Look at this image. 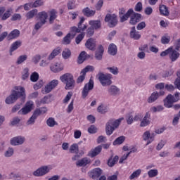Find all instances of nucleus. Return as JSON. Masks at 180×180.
<instances>
[{
  "label": "nucleus",
  "mask_w": 180,
  "mask_h": 180,
  "mask_svg": "<svg viewBox=\"0 0 180 180\" xmlns=\"http://www.w3.org/2000/svg\"><path fill=\"white\" fill-rule=\"evenodd\" d=\"M119 161V156L115 155L113 158H110L108 161V167H113Z\"/></svg>",
  "instance_id": "c9c22d12"
},
{
  "label": "nucleus",
  "mask_w": 180,
  "mask_h": 180,
  "mask_svg": "<svg viewBox=\"0 0 180 180\" xmlns=\"http://www.w3.org/2000/svg\"><path fill=\"white\" fill-rule=\"evenodd\" d=\"M140 20H141V14L134 13V14L131 17L129 23L131 25H136L140 22Z\"/></svg>",
  "instance_id": "412c9836"
},
{
  "label": "nucleus",
  "mask_w": 180,
  "mask_h": 180,
  "mask_svg": "<svg viewBox=\"0 0 180 180\" xmlns=\"http://www.w3.org/2000/svg\"><path fill=\"white\" fill-rule=\"evenodd\" d=\"M51 98V95L49 96H45L43 98H41V103H49V102H50V99Z\"/></svg>",
  "instance_id": "0e129e2a"
},
{
  "label": "nucleus",
  "mask_w": 180,
  "mask_h": 180,
  "mask_svg": "<svg viewBox=\"0 0 180 180\" xmlns=\"http://www.w3.org/2000/svg\"><path fill=\"white\" fill-rule=\"evenodd\" d=\"M150 113L146 112L143 119L141 122L140 126L141 127H146V126H148L150 124Z\"/></svg>",
  "instance_id": "b1692460"
},
{
  "label": "nucleus",
  "mask_w": 180,
  "mask_h": 180,
  "mask_svg": "<svg viewBox=\"0 0 180 180\" xmlns=\"http://www.w3.org/2000/svg\"><path fill=\"white\" fill-rule=\"evenodd\" d=\"M89 25L96 30L98 29H101V21L100 20H90L89 22Z\"/></svg>",
  "instance_id": "c756f323"
},
{
  "label": "nucleus",
  "mask_w": 180,
  "mask_h": 180,
  "mask_svg": "<svg viewBox=\"0 0 180 180\" xmlns=\"http://www.w3.org/2000/svg\"><path fill=\"white\" fill-rule=\"evenodd\" d=\"M101 152H102V146H98L89 153V157H91V158H94V157H96V155H99V154H101Z\"/></svg>",
  "instance_id": "a211bd4d"
},
{
  "label": "nucleus",
  "mask_w": 180,
  "mask_h": 180,
  "mask_svg": "<svg viewBox=\"0 0 180 180\" xmlns=\"http://www.w3.org/2000/svg\"><path fill=\"white\" fill-rule=\"evenodd\" d=\"M101 175H102V169L100 168H95L89 172V176L90 178H92V179H97Z\"/></svg>",
  "instance_id": "4468645a"
},
{
  "label": "nucleus",
  "mask_w": 180,
  "mask_h": 180,
  "mask_svg": "<svg viewBox=\"0 0 180 180\" xmlns=\"http://www.w3.org/2000/svg\"><path fill=\"white\" fill-rule=\"evenodd\" d=\"M41 5H43V1L41 0H37L33 3L32 7L38 8V6H41Z\"/></svg>",
  "instance_id": "774afa93"
},
{
  "label": "nucleus",
  "mask_w": 180,
  "mask_h": 180,
  "mask_svg": "<svg viewBox=\"0 0 180 180\" xmlns=\"http://www.w3.org/2000/svg\"><path fill=\"white\" fill-rule=\"evenodd\" d=\"M84 37H85V33H81L75 39V41L77 44H79L82 40H84Z\"/></svg>",
  "instance_id": "3c124183"
},
{
  "label": "nucleus",
  "mask_w": 180,
  "mask_h": 180,
  "mask_svg": "<svg viewBox=\"0 0 180 180\" xmlns=\"http://www.w3.org/2000/svg\"><path fill=\"white\" fill-rule=\"evenodd\" d=\"M98 75V79L103 86H106V85H110L112 84V80H110L112 78V75H105L102 72H99Z\"/></svg>",
  "instance_id": "0eeeda50"
},
{
  "label": "nucleus",
  "mask_w": 180,
  "mask_h": 180,
  "mask_svg": "<svg viewBox=\"0 0 180 180\" xmlns=\"http://www.w3.org/2000/svg\"><path fill=\"white\" fill-rule=\"evenodd\" d=\"M84 22H85V18L82 17L80 18V20H79V23H78V27H79V29H81L82 32L85 31V30L88 27L86 26V25H84L83 27H82V23H84Z\"/></svg>",
  "instance_id": "58836bf2"
},
{
  "label": "nucleus",
  "mask_w": 180,
  "mask_h": 180,
  "mask_svg": "<svg viewBox=\"0 0 180 180\" xmlns=\"http://www.w3.org/2000/svg\"><path fill=\"white\" fill-rule=\"evenodd\" d=\"M60 80L63 84H65V89L70 90L74 89L75 87V80L74 79V75L71 73H65L60 77Z\"/></svg>",
  "instance_id": "f03ea898"
},
{
  "label": "nucleus",
  "mask_w": 180,
  "mask_h": 180,
  "mask_svg": "<svg viewBox=\"0 0 180 180\" xmlns=\"http://www.w3.org/2000/svg\"><path fill=\"white\" fill-rule=\"evenodd\" d=\"M51 70L53 72H60V71H63L64 70V67L60 63H55L54 65L50 67Z\"/></svg>",
  "instance_id": "393cba45"
},
{
  "label": "nucleus",
  "mask_w": 180,
  "mask_h": 180,
  "mask_svg": "<svg viewBox=\"0 0 180 180\" xmlns=\"http://www.w3.org/2000/svg\"><path fill=\"white\" fill-rule=\"evenodd\" d=\"M61 53V49L60 47H58L53 50L52 53L49 56L48 60H53L54 57L58 56Z\"/></svg>",
  "instance_id": "7c9ffc66"
},
{
  "label": "nucleus",
  "mask_w": 180,
  "mask_h": 180,
  "mask_svg": "<svg viewBox=\"0 0 180 180\" xmlns=\"http://www.w3.org/2000/svg\"><path fill=\"white\" fill-rule=\"evenodd\" d=\"M20 34V31L18 30H14L8 35V39L12 40L13 39H16L17 37H19Z\"/></svg>",
  "instance_id": "cd10ccee"
},
{
  "label": "nucleus",
  "mask_w": 180,
  "mask_h": 180,
  "mask_svg": "<svg viewBox=\"0 0 180 180\" xmlns=\"http://www.w3.org/2000/svg\"><path fill=\"white\" fill-rule=\"evenodd\" d=\"M49 172L50 169H49V167L43 166L34 171L33 175H34V176H43V175H46V174H48Z\"/></svg>",
  "instance_id": "f8f14e48"
},
{
  "label": "nucleus",
  "mask_w": 180,
  "mask_h": 180,
  "mask_svg": "<svg viewBox=\"0 0 180 180\" xmlns=\"http://www.w3.org/2000/svg\"><path fill=\"white\" fill-rule=\"evenodd\" d=\"M20 46H22V42L20 41H16L13 43L10 49V56H12V53H13L15 50H18Z\"/></svg>",
  "instance_id": "a878e982"
},
{
  "label": "nucleus",
  "mask_w": 180,
  "mask_h": 180,
  "mask_svg": "<svg viewBox=\"0 0 180 180\" xmlns=\"http://www.w3.org/2000/svg\"><path fill=\"white\" fill-rule=\"evenodd\" d=\"M46 124L49 127H54V126H56V124H57V122H56V120H54V118L53 117H49L47 121H46Z\"/></svg>",
  "instance_id": "37998d69"
},
{
  "label": "nucleus",
  "mask_w": 180,
  "mask_h": 180,
  "mask_svg": "<svg viewBox=\"0 0 180 180\" xmlns=\"http://www.w3.org/2000/svg\"><path fill=\"white\" fill-rule=\"evenodd\" d=\"M33 108V101H28L26 103L25 106L22 108L19 112V115H27L30 112H32Z\"/></svg>",
  "instance_id": "9b49d317"
},
{
  "label": "nucleus",
  "mask_w": 180,
  "mask_h": 180,
  "mask_svg": "<svg viewBox=\"0 0 180 180\" xmlns=\"http://www.w3.org/2000/svg\"><path fill=\"white\" fill-rule=\"evenodd\" d=\"M180 53L178 51L174 49L172 47V50L170 51V53L169 55V58L172 61V63H175L178 58H179Z\"/></svg>",
  "instance_id": "2eb2a0df"
},
{
  "label": "nucleus",
  "mask_w": 180,
  "mask_h": 180,
  "mask_svg": "<svg viewBox=\"0 0 180 180\" xmlns=\"http://www.w3.org/2000/svg\"><path fill=\"white\" fill-rule=\"evenodd\" d=\"M108 92L110 94V95H117V93L119 92V89L116 87L115 86H111L108 89Z\"/></svg>",
  "instance_id": "a19ab883"
},
{
  "label": "nucleus",
  "mask_w": 180,
  "mask_h": 180,
  "mask_svg": "<svg viewBox=\"0 0 180 180\" xmlns=\"http://www.w3.org/2000/svg\"><path fill=\"white\" fill-rule=\"evenodd\" d=\"M171 40L169 36H163L161 39V43L162 44H168Z\"/></svg>",
  "instance_id": "13d9d810"
},
{
  "label": "nucleus",
  "mask_w": 180,
  "mask_h": 180,
  "mask_svg": "<svg viewBox=\"0 0 180 180\" xmlns=\"http://www.w3.org/2000/svg\"><path fill=\"white\" fill-rule=\"evenodd\" d=\"M81 32H82V30H81L79 27H72L70 28V35L72 34L73 37L75 36V34H77V33H81Z\"/></svg>",
  "instance_id": "4c0bfd02"
},
{
  "label": "nucleus",
  "mask_w": 180,
  "mask_h": 180,
  "mask_svg": "<svg viewBox=\"0 0 180 180\" xmlns=\"http://www.w3.org/2000/svg\"><path fill=\"white\" fill-rule=\"evenodd\" d=\"M148 175L149 178H154L158 175V170L157 169H150L148 172Z\"/></svg>",
  "instance_id": "c03bdc74"
},
{
  "label": "nucleus",
  "mask_w": 180,
  "mask_h": 180,
  "mask_svg": "<svg viewBox=\"0 0 180 180\" xmlns=\"http://www.w3.org/2000/svg\"><path fill=\"white\" fill-rule=\"evenodd\" d=\"M63 43L65 44H70L71 43V33H68L64 38H63Z\"/></svg>",
  "instance_id": "6e6d98bb"
},
{
  "label": "nucleus",
  "mask_w": 180,
  "mask_h": 180,
  "mask_svg": "<svg viewBox=\"0 0 180 180\" xmlns=\"http://www.w3.org/2000/svg\"><path fill=\"white\" fill-rule=\"evenodd\" d=\"M81 74L82 75L79 76L77 79V84H81L84 82V80L85 79V76L86 75V73L81 72Z\"/></svg>",
  "instance_id": "603ef678"
},
{
  "label": "nucleus",
  "mask_w": 180,
  "mask_h": 180,
  "mask_svg": "<svg viewBox=\"0 0 180 180\" xmlns=\"http://www.w3.org/2000/svg\"><path fill=\"white\" fill-rule=\"evenodd\" d=\"M71 96H72V93L68 92L65 98L63 99V103H68L71 99Z\"/></svg>",
  "instance_id": "338daca9"
},
{
  "label": "nucleus",
  "mask_w": 180,
  "mask_h": 180,
  "mask_svg": "<svg viewBox=\"0 0 180 180\" xmlns=\"http://www.w3.org/2000/svg\"><path fill=\"white\" fill-rule=\"evenodd\" d=\"M179 95L180 94L179 92H176L174 96L172 94L167 95V96L164 100V105L165 108H172L174 103L179 101Z\"/></svg>",
  "instance_id": "20e7f679"
},
{
  "label": "nucleus",
  "mask_w": 180,
  "mask_h": 180,
  "mask_svg": "<svg viewBox=\"0 0 180 180\" xmlns=\"http://www.w3.org/2000/svg\"><path fill=\"white\" fill-rule=\"evenodd\" d=\"M150 134V131H146L144 132L143 135V139L145 141H146V140H148V139H150V140H148L147 141L146 145L148 146V144H151V142L154 141V137H155V134H152L151 136Z\"/></svg>",
  "instance_id": "dca6fc26"
},
{
  "label": "nucleus",
  "mask_w": 180,
  "mask_h": 180,
  "mask_svg": "<svg viewBox=\"0 0 180 180\" xmlns=\"http://www.w3.org/2000/svg\"><path fill=\"white\" fill-rule=\"evenodd\" d=\"M124 117H121L118 120H110L105 127V131L107 136H110L111 134H113V131H115V129H117L119 127L120 123L122 122V120H124Z\"/></svg>",
  "instance_id": "7ed1b4c3"
},
{
  "label": "nucleus",
  "mask_w": 180,
  "mask_h": 180,
  "mask_svg": "<svg viewBox=\"0 0 180 180\" xmlns=\"http://www.w3.org/2000/svg\"><path fill=\"white\" fill-rule=\"evenodd\" d=\"M159 11L160 12V14L163 15V16H168L169 15V12L168 11V8H167V6L165 5L160 6Z\"/></svg>",
  "instance_id": "473e14b6"
},
{
  "label": "nucleus",
  "mask_w": 180,
  "mask_h": 180,
  "mask_svg": "<svg viewBox=\"0 0 180 180\" xmlns=\"http://www.w3.org/2000/svg\"><path fill=\"white\" fill-rule=\"evenodd\" d=\"M84 16H87L88 18L91 16H94L96 11L94 10H91L89 8L86 7L82 11Z\"/></svg>",
  "instance_id": "2f4dec72"
},
{
  "label": "nucleus",
  "mask_w": 180,
  "mask_h": 180,
  "mask_svg": "<svg viewBox=\"0 0 180 180\" xmlns=\"http://www.w3.org/2000/svg\"><path fill=\"white\" fill-rule=\"evenodd\" d=\"M172 49V47H169L167 49H166L165 51H162L160 53V57H165L166 56H169V54L171 53Z\"/></svg>",
  "instance_id": "bf43d9fd"
},
{
  "label": "nucleus",
  "mask_w": 180,
  "mask_h": 180,
  "mask_svg": "<svg viewBox=\"0 0 180 180\" xmlns=\"http://www.w3.org/2000/svg\"><path fill=\"white\" fill-rule=\"evenodd\" d=\"M104 51H105V49H103V46L102 45H99L95 53V58H96L98 60H102V57L103 56Z\"/></svg>",
  "instance_id": "6ab92c4d"
},
{
  "label": "nucleus",
  "mask_w": 180,
  "mask_h": 180,
  "mask_svg": "<svg viewBox=\"0 0 180 180\" xmlns=\"http://www.w3.org/2000/svg\"><path fill=\"white\" fill-rule=\"evenodd\" d=\"M49 13H50L49 23L50 25H51L54 22V20L57 19V11H56V9H52L50 11Z\"/></svg>",
  "instance_id": "bb28decb"
},
{
  "label": "nucleus",
  "mask_w": 180,
  "mask_h": 180,
  "mask_svg": "<svg viewBox=\"0 0 180 180\" xmlns=\"http://www.w3.org/2000/svg\"><path fill=\"white\" fill-rule=\"evenodd\" d=\"M15 90L12 91V94L6 98V103L7 105H11V103H15L19 98H25L26 93L23 87L20 86H17L15 87Z\"/></svg>",
  "instance_id": "f257e3e1"
},
{
  "label": "nucleus",
  "mask_w": 180,
  "mask_h": 180,
  "mask_svg": "<svg viewBox=\"0 0 180 180\" xmlns=\"http://www.w3.org/2000/svg\"><path fill=\"white\" fill-rule=\"evenodd\" d=\"M130 37L134 40H140V39L141 38V34H140V32H139V31L136 30V27H132L131 28Z\"/></svg>",
  "instance_id": "aec40b11"
},
{
  "label": "nucleus",
  "mask_w": 180,
  "mask_h": 180,
  "mask_svg": "<svg viewBox=\"0 0 180 180\" xmlns=\"http://www.w3.org/2000/svg\"><path fill=\"white\" fill-rule=\"evenodd\" d=\"M86 58V52L83 51L79 55L77 63L79 64H82L84 63V61H85Z\"/></svg>",
  "instance_id": "f704fd0d"
},
{
  "label": "nucleus",
  "mask_w": 180,
  "mask_h": 180,
  "mask_svg": "<svg viewBox=\"0 0 180 180\" xmlns=\"http://www.w3.org/2000/svg\"><path fill=\"white\" fill-rule=\"evenodd\" d=\"M134 122V117L131 115V113H129L127 115V124H131Z\"/></svg>",
  "instance_id": "5fc2aeb1"
},
{
  "label": "nucleus",
  "mask_w": 180,
  "mask_h": 180,
  "mask_svg": "<svg viewBox=\"0 0 180 180\" xmlns=\"http://www.w3.org/2000/svg\"><path fill=\"white\" fill-rule=\"evenodd\" d=\"M94 70H95V68H94V66L91 65H87L85 68H84L82 70V72H84L85 74H86V72H89V71H94Z\"/></svg>",
  "instance_id": "69168bd1"
},
{
  "label": "nucleus",
  "mask_w": 180,
  "mask_h": 180,
  "mask_svg": "<svg viewBox=\"0 0 180 180\" xmlns=\"http://www.w3.org/2000/svg\"><path fill=\"white\" fill-rule=\"evenodd\" d=\"M108 70H109L110 72L114 75H117V74H119V69L116 67L108 68Z\"/></svg>",
  "instance_id": "e2e57ef3"
},
{
  "label": "nucleus",
  "mask_w": 180,
  "mask_h": 180,
  "mask_svg": "<svg viewBox=\"0 0 180 180\" xmlns=\"http://www.w3.org/2000/svg\"><path fill=\"white\" fill-rule=\"evenodd\" d=\"M70 152L72 153L77 154V153H78V145H77L76 143H74L72 146H70Z\"/></svg>",
  "instance_id": "09e8293b"
},
{
  "label": "nucleus",
  "mask_w": 180,
  "mask_h": 180,
  "mask_svg": "<svg viewBox=\"0 0 180 180\" xmlns=\"http://www.w3.org/2000/svg\"><path fill=\"white\" fill-rule=\"evenodd\" d=\"M117 53V47L114 44H111L108 46V53L110 56H116Z\"/></svg>",
  "instance_id": "c85d7f7f"
},
{
  "label": "nucleus",
  "mask_w": 180,
  "mask_h": 180,
  "mask_svg": "<svg viewBox=\"0 0 180 180\" xmlns=\"http://www.w3.org/2000/svg\"><path fill=\"white\" fill-rule=\"evenodd\" d=\"M105 22L108 23L109 27H115L117 25V16L115 14H107Z\"/></svg>",
  "instance_id": "1a4fd4ad"
},
{
  "label": "nucleus",
  "mask_w": 180,
  "mask_h": 180,
  "mask_svg": "<svg viewBox=\"0 0 180 180\" xmlns=\"http://www.w3.org/2000/svg\"><path fill=\"white\" fill-rule=\"evenodd\" d=\"M25 143V138L22 136H16L11 140V146H19Z\"/></svg>",
  "instance_id": "f3484780"
},
{
  "label": "nucleus",
  "mask_w": 180,
  "mask_h": 180,
  "mask_svg": "<svg viewBox=\"0 0 180 180\" xmlns=\"http://www.w3.org/2000/svg\"><path fill=\"white\" fill-rule=\"evenodd\" d=\"M94 89V82L92 79H90L89 82L86 84L83 88L82 91V98L85 99L86 96L89 94V91H92Z\"/></svg>",
  "instance_id": "9d476101"
},
{
  "label": "nucleus",
  "mask_w": 180,
  "mask_h": 180,
  "mask_svg": "<svg viewBox=\"0 0 180 180\" xmlns=\"http://www.w3.org/2000/svg\"><path fill=\"white\" fill-rule=\"evenodd\" d=\"M165 94V91H160V93L157 91L153 92L148 99V103H153V102H155V101H157L160 96H162Z\"/></svg>",
  "instance_id": "ddd939ff"
},
{
  "label": "nucleus",
  "mask_w": 180,
  "mask_h": 180,
  "mask_svg": "<svg viewBox=\"0 0 180 180\" xmlns=\"http://www.w3.org/2000/svg\"><path fill=\"white\" fill-rule=\"evenodd\" d=\"M62 56L63 58H65V60H67V58H70V57H71V51L68 49H65L63 51Z\"/></svg>",
  "instance_id": "79ce46f5"
},
{
  "label": "nucleus",
  "mask_w": 180,
  "mask_h": 180,
  "mask_svg": "<svg viewBox=\"0 0 180 180\" xmlns=\"http://www.w3.org/2000/svg\"><path fill=\"white\" fill-rule=\"evenodd\" d=\"M141 174V169H139L134 172L129 176V179H134V178H139Z\"/></svg>",
  "instance_id": "ea45409f"
},
{
  "label": "nucleus",
  "mask_w": 180,
  "mask_h": 180,
  "mask_svg": "<svg viewBox=\"0 0 180 180\" xmlns=\"http://www.w3.org/2000/svg\"><path fill=\"white\" fill-rule=\"evenodd\" d=\"M30 80L32 82H37L39 80V73L34 72L30 76Z\"/></svg>",
  "instance_id": "8fccbe9b"
},
{
  "label": "nucleus",
  "mask_w": 180,
  "mask_h": 180,
  "mask_svg": "<svg viewBox=\"0 0 180 180\" xmlns=\"http://www.w3.org/2000/svg\"><path fill=\"white\" fill-rule=\"evenodd\" d=\"M74 110V100L70 103L66 110L67 113H71Z\"/></svg>",
  "instance_id": "052dcab7"
},
{
  "label": "nucleus",
  "mask_w": 180,
  "mask_h": 180,
  "mask_svg": "<svg viewBox=\"0 0 180 180\" xmlns=\"http://www.w3.org/2000/svg\"><path fill=\"white\" fill-rule=\"evenodd\" d=\"M37 13V9H34L30 11H29L26 14V18L27 19H32L34 18V16Z\"/></svg>",
  "instance_id": "49530a36"
},
{
  "label": "nucleus",
  "mask_w": 180,
  "mask_h": 180,
  "mask_svg": "<svg viewBox=\"0 0 180 180\" xmlns=\"http://www.w3.org/2000/svg\"><path fill=\"white\" fill-rule=\"evenodd\" d=\"M124 140H126L124 136H120L113 141V146H120V144H123V143H124Z\"/></svg>",
  "instance_id": "e433bc0d"
},
{
  "label": "nucleus",
  "mask_w": 180,
  "mask_h": 180,
  "mask_svg": "<svg viewBox=\"0 0 180 180\" xmlns=\"http://www.w3.org/2000/svg\"><path fill=\"white\" fill-rule=\"evenodd\" d=\"M38 18L40 20V22H38L34 27L35 30H39L43 25L46 23V20H47V18H49V15L47 14V12L46 11H42L39 12L38 13Z\"/></svg>",
  "instance_id": "6e6552de"
},
{
  "label": "nucleus",
  "mask_w": 180,
  "mask_h": 180,
  "mask_svg": "<svg viewBox=\"0 0 180 180\" xmlns=\"http://www.w3.org/2000/svg\"><path fill=\"white\" fill-rule=\"evenodd\" d=\"M85 46L86 49H89V50L94 51L96 47V44L95 42V40L92 38H89L85 44Z\"/></svg>",
  "instance_id": "4be33fe9"
},
{
  "label": "nucleus",
  "mask_w": 180,
  "mask_h": 180,
  "mask_svg": "<svg viewBox=\"0 0 180 180\" xmlns=\"http://www.w3.org/2000/svg\"><path fill=\"white\" fill-rule=\"evenodd\" d=\"M58 85V80L53 79L49 82L44 88L41 89V93L44 95H47V94H50V92L56 88V86Z\"/></svg>",
  "instance_id": "423d86ee"
},
{
  "label": "nucleus",
  "mask_w": 180,
  "mask_h": 180,
  "mask_svg": "<svg viewBox=\"0 0 180 180\" xmlns=\"http://www.w3.org/2000/svg\"><path fill=\"white\" fill-rule=\"evenodd\" d=\"M27 60V55H22L18 57L16 64H22V63H24V61H26Z\"/></svg>",
  "instance_id": "de8ad7c7"
},
{
  "label": "nucleus",
  "mask_w": 180,
  "mask_h": 180,
  "mask_svg": "<svg viewBox=\"0 0 180 180\" xmlns=\"http://www.w3.org/2000/svg\"><path fill=\"white\" fill-rule=\"evenodd\" d=\"M88 164H91V159L88 158H84L76 162L77 167H86Z\"/></svg>",
  "instance_id": "5701e85b"
},
{
  "label": "nucleus",
  "mask_w": 180,
  "mask_h": 180,
  "mask_svg": "<svg viewBox=\"0 0 180 180\" xmlns=\"http://www.w3.org/2000/svg\"><path fill=\"white\" fill-rule=\"evenodd\" d=\"M35 115L37 116H40V115H44V113H46L47 112V108L46 107H42V108H37L34 112Z\"/></svg>",
  "instance_id": "72a5a7b5"
},
{
  "label": "nucleus",
  "mask_w": 180,
  "mask_h": 180,
  "mask_svg": "<svg viewBox=\"0 0 180 180\" xmlns=\"http://www.w3.org/2000/svg\"><path fill=\"white\" fill-rule=\"evenodd\" d=\"M134 13V11H133V8H130L128 10V11L126 13V9L124 8H122L119 9V16L120 19V22L123 23V22H126L127 19L131 16Z\"/></svg>",
  "instance_id": "39448f33"
},
{
  "label": "nucleus",
  "mask_w": 180,
  "mask_h": 180,
  "mask_svg": "<svg viewBox=\"0 0 180 180\" xmlns=\"http://www.w3.org/2000/svg\"><path fill=\"white\" fill-rule=\"evenodd\" d=\"M11 9L7 10L3 15H1V20H6L11 16Z\"/></svg>",
  "instance_id": "864d4df0"
},
{
  "label": "nucleus",
  "mask_w": 180,
  "mask_h": 180,
  "mask_svg": "<svg viewBox=\"0 0 180 180\" xmlns=\"http://www.w3.org/2000/svg\"><path fill=\"white\" fill-rule=\"evenodd\" d=\"M39 117L35 112H34L32 117L27 122V124H34V122H36V119Z\"/></svg>",
  "instance_id": "a18cd8bd"
},
{
  "label": "nucleus",
  "mask_w": 180,
  "mask_h": 180,
  "mask_svg": "<svg viewBox=\"0 0 180 180\" xmlns=\"http://www.w3.org/2000/svg\"><path fill=\"white\" fill-rule=\"evenodd\" d=\"M95 29H94L91 27H89L86 30V36L87 37H92L94 36V33H95L94 31Z\"/></svg>",
  "instance_id": "4d7b16f0"
},
{
  "label": "nucleus",
  "mask_w": 180,
  "mask_h": 180,
  "mask_svg": "<svg viewBox=\"0 0 180 180\" xmlns=\"http://www.w3.org/2000/svg\"><path fill=\"white\" fill-rule=\"evenodd\" d=\"M97 131L98 129L96 128V127H95V125H91L88 128V131L89 133H90V134H95Z\"/></svg>",
  "instance_id": "680f3d73"
}]
</instances>
